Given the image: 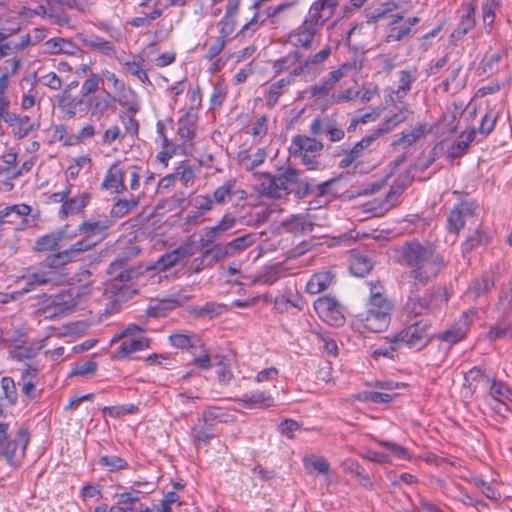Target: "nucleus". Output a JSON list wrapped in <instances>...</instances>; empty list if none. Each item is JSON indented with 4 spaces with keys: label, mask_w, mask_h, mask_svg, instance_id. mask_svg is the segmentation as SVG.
<instances>
[{
    "label": "nucleus",
    "mask_w": 512,
    "mask_h": 512,
    "mask_svg": "<svg viewBox=\"0 0 512 512\" xmlns=\"http://www.w3.org/2000/svg\"><path fill=\"white\" fill-rule=\"evenodd\" d=\"M397 252L399 263L410 268L401 276V287L409 292L405 309L415 315L425 314L430 311L433 295L419 296L418 292L438 277L446 262L432 243L416 239L403 243Z\"/></svg>",
    "instance_id": "obj_1"
},
{
    "label": "nucleus",
    "mask_w": 512,
    "mask_h": 512,
    "mask_svg": "<svg viewBox=\"0 0 512 512\" xmlns=\"http://www.w3.org/2000/svg\"><path fill=\"white\" fill-rule=\"evenodd\" d=\"M256 189L264 197L281 199L291 193V186L302 183L300 171L287 167L277 175L270 173H255Z\"/></svg>",
    "instance_id": "obj_2"
},
{
    "label": "nucleus",
    "mask_w": 512,
    "mask_h": 512,
    "mask_svg": "<svg viewBox=\"0 0 512 512\" xmlns=\"http://www.w3.org/2000/svg\"><path fill=\"white\" fill-rule=\"evenodd\" d=\"M8 427L7 423H0V456L5 458L9 466L16 469L25 458L29 433L27 429L20 428L14 438L8 439Z\"/></svg>",
    "instance_id": "obj_3"
},
{
    "label": "nucleus",
    "mask_w": 512,
    "mask_h": 512,
    "mask_svg": "<svg viewBox=\"0 0 512 512\" xmlns=\"http://www.w3.org/2000/svg\"><path fill=\"white\" fill-rule=\"evenodd\" d=\"M478 381L484 384V388L488 389L490 395L498 401L499 405L505 406L506 400H511L512 392L510 388L501 381L491 380V378L485 375L481 369L472 368L465 375V397L472 396L477 391V386L472 389V382Z\"/></svg>",
    "instance_id": "obj_4"
},
{
    "label": "nucleus",
    "mask_w": 512,
    "mask_h": 512,
    "mask_svg": "<svg viewBox=\"0 0 512 512\" xmlns=\"http://www.w3.org/2000/svg\"><path fill=\"white\" fill-rule=\"evenodd\" d=\"M323 143L305 135H296L292 139L290 152L294 156H299L309 169H315L318 161L317 157L323 150Z\"/></svg>",
    "instance_id": "obj_5"
},
{
    "label": "nucleus",
    "mask_w": 512,
    "mask_h": 512,
    "mask_svg": "<svg viewBox=\"0 0 512 512\" xmlns=\"http://www.w3.org/2000/svg\"><path fill=\"white\" fill-rule=\"evenodd\" d=\"M429 325L423 321L411 324L394 336L395 344H405L417 350L425 347L429 341Z\"/></svg>",
    "instance_id": "obj_6"
},
{
    "label": "nucleus",
    "mask_w": 512,
    "mask_h": 512,
    "mask_svg": "<svg viewBox=\"0 0 512 512\" xmlns=\"http://www.w3.org/2000/svg\"><path fill=\"white\" fill-rule=\"evenodd\" d=\"M340 0H317L309 11L303 24L320 32L324 23L332 17Z\"/></svg>",
    "instance_id": "obj_7"
},
{
    "label": "nucleus",
    "mask_w": 512,
    "mask_h": 512,
    "mask_svg": "<svg viewBox=\"0 0 512 512\" xmlns=\"http://www.w3.org/2000/svg\"><path fill=\"white\" fill-rule=\"evenodd\" d=\"M117 99L108 91H104L101 94L87 97L86 99V111H90L91 117L101 119L114 113L117 109Z\"/></svg>",
    "instance_id": "obj_8"
},
{
    "label": "nucleus",
    "mask_w": 512,
    "mask_h": 512,
    "mask_svg": "<svg viewBox=\"0 0 512 512\" xmlns=\"http://www.w3.org/2000/svg\"><path fill=\"white\" fill-rule=\"evenodd\" d=\"M18 153L9 149L0 156V191L10 192L14 189L13 181L17 179L16 160Z\"/></svg>",
    "instance_id": "obj_9"
},
{
    "label": "nucleus",
    "mask_w": 512,
    "mask_h": 512,
    "mask_svg": "<svg viewBox=\"0 0 512 512\" xmlns=\"http://www.w3.org/2000/svg\"><path fill=\"white\" fill-rule=\"evenodd\" d=\"M21 60L12 57L0 64V112H4L5 107L10 106V99L7 95L9 89L10 78L19 70Z\"/></svg>",
    "instance_id": "obj_10"
},
{
    "label": "nucleus",
    "mask_w": 512,
    "mask_h": 512,
    "mask_svg": "<svg viewBox=\"0 0 512 512\" xmlns=\"http://www.w3.org/2000/svg\"><path fill=\"white\" fill-rule=\"evenodd\" d=\"M314 309L324 320L331 322L332 325L339 326L344 322L342 307L333 297L322 296L314 302Z\"/></svg>",
    "instance_id": "obj_11"
},
{
    "label": "nucleus",
    "mask_w": 512,
    "mask_h": 512,
    "mask_svg": "<svg viewBox=\"0 0 512 512\" xmlns=\"http://www.w3.org/2000/svg\"><path fill=\"white\" fill-rule=\"evenodd\" d=\"M390 319L391 314H387L384 311L367 309L357 315L356 325L366 331L379 333L388 327Z\"/></svg>",
    "instance_id": "obj_12"
},
{
    "label": "nucleus",
    "mask_w": 512,
    "mask_h": 512,
    "mask_svg": "<svg viewBox=\"0 0 512 512\" xmlns=\"http://www.w3.org/2000/svg\"><path fill=\"white\" fill-rule=\"evenodd\" d=\"M0 112V121L3 120L12 129L14 137L22 139L28 136L34 129L35 123L28 115H20L8 110Z\"/></svg>",
    "instance_id": "obj_13"
},
{
    "label": "nucleus",
    "mask_w": 512,
    "mask_h": 512,
    "mask_svg": "<svg viewBox=\"0 0 512 512\" xmlns=\"http://www.w3.org/2000/svg\"><path fill=\"white\" fill-rule=\"evenodd\" d=\"M124 177L125 163L116 161L108 168L101 183V188L116 194L123 193L127 190V186L124 184Z\"/></svg>",
    "instance_id": "obj_14"
},
{
    "label": "nucleus",
    "mask_w": 512,
    "mask_h": 512,
    "mask_svg": "<svg viewBox=\"0 0 512 512\" xmlns=\"http://www.w3.org/2000/svg\"><path fill=\"white\" fill-rule=\"evenodd\" d=\"M140 331V328L136 325L129 326L123 331L124 340L116 351V357L124 358L133 352L144 350L149 347L150 340L146 337L129 338L128 336L134 335Z\"/></svg>",
    "instance_id": "obj_15"
},
{
    "label": "nucleus",
    "mask_w": 512,
    "mask_h": 512,
    "mask_svg": "<svg viewBox=\"0 0 512 512\" xmlns=\"http://www.w3.org/2000/svg\"><path fill=\"white\" fill-rule=\"evenodd\" d=\"M86 99L82 95L73 96L69 89H64L57 96L59 109L69 119L75 118L78 113H86Z\"/></svg>",
    "instance_id": "obj_16"
},
{
    "label": "nucleus",
    "mask_w": 512,
    "mask_h": 512,
    "mask_svg": "<svg viewBox=\"0 0 512 512\" xmlns=\"http://www.w3.org/2000/svg\"><path fill=\"white\" fill-rule=\"evenodd\" d=\"M474 311H469L465 313L461 319L451 326L449 329L440 332L436 335V338L442 342L449 344V346L458 343L466 337L467 331L469 329V315H473Z\"/></svg>",
    "instance_id": "obj_17"
},
{
    "label": "nucleus",
    "mask_w": 512,
    "mask_h": 512,
    "mask_svg": "<svg viewBox=\"0 0 512 512\" xmlns=\"http://www.w3.org/2000/svg\"><path fill=\"white\" fill-rule=\"evenodd\" d=\"M375 141L376 139L372 134L361 139L350 150L343 154L341 160L338 163L339 168L346 169L351 166L356 168L359 164L360 158L363 156L364 150L372 146Z\"/></svg>",
    "instance_id": "obj_18"
},
{
    "label": "nucleus",
    "mask_w": 512,
    "mask_h": 512,
    "mask_svg": "<svg viewBox=\"0 0 512 512\" xmlns=\"http://www.w3.org/2000/svg\"><path fill=\"white\" fill-rule=\"evenodd\" d=\"M192 254L193 252L190 245L178 247L159 257L153 265V269L166 271L177 265L182 260L189 258Z\"/></svg>",
    "instance_id": "obj_19"
},
{
    "label": "nucleus",
    "mask_w": 512,
    "mask_h": 512,
    "mask_svg": "<svg viewBox=\"0 0 512 512\" xmlns=\"http://www.w3.org/2000/svg\"><path fill=\"white\" fill-rule=\"evenodd\" d=\"M368 285L370 296L367 309L384 311L387 314H391L393 305L384 294L385 289L383 285L380 282H369Z\"/></svg>",
    "instance_id": "obj_20"
},
{
    "label": "nucleus",
    "mask_w": 512,
    "mask_h": 512,
    "mask_svg": "<svg viewBox=\"0 0 512 512\" xmlns=\"http://www.w3.org/2000/svg\"><path fill=\"white\" fill-rule=\"evenodd\" d=\"M83 295L84 293H81L80 289L70 288L56 294L52 303L58 308L59 312H70L81 304Z\"/></svg>",
    "instance_id": "obj_21"
},
{
    "label": "nucleus",
    "mask_w": 512,
    "mask_h": 512,
    "mask_svg": "<svg viewBox=\"0 0 512 512\" xmlns=\"http://www.w3.org/2000/svg\"><path fill=\"white\" fill-rule=\"evenodd\" d=\"M475 206L470 202H461L455 206L448 217V227L453 232H459L465 225L467 217L474 216Z\"/></svg>",
    "instance_id": "obj_22"
},
{
    "label": "nucleus",
    "mask_w": 512,
    "mask_h": 512,
    "mask_svg": "<svg viewBox=\"0 0 512 512\" xmlns=\"http://www.w3.org/2000/svg\"><path fill=\"white\" fill-rule=\"evenodd\" d=\"M79 52H81L80 48L74 42L66 38L55 37L43 43V53L45 54H66L73 56Z\"/></svg>",
    "instance_id": "obj_23"
},
{
    "label": "nucleus",
    "mask_w": 512,
    "mask_h": 512,
    "mask_svg": "<svg viewBox=\"0 0 512 512\" xmlns=\"http://www.w3.org/2000/svg\"><path fill=\"white\" fill-rule=\"evenodd\" d=\"M318 33L319 31L302 23L288 34L287 42L294 47L310 49Z\"/></svg>",
    "instance_id": "obj_24"
},
{
    "label": "nucleus",
    "mask_w": 512,
    "mask_h": 512,
    "mask_svg": "<svg viewBox=\"0 0 512 512\" xmlns=\"http://www.w3.org/2000/svg\"><path fill=\"white\" fill-rule=\"evenodd\" d=\"M235 401L246 409H264L271 407L274 403L272 395L267 391L244 394L242 397L236 398Z\"/></svg>",
    "instance_id": "obj_25"
},
{
    "label": "nucleus",
    "mask_w": 512,
    "mask_h": 512,
    "mask_svg": "<svg viewBox=\"0 0 512 512\" xmlns=\"http://www.w3.org/2000/svg\"><path fill=\"white\" fill-rule=\"evenodd\" d=\"M335 277L336 275L331 270H322L314 273L307 282V293L315 295L325 291L334 283Z\"/></svg>",
    "instance_id": "obj_26"
},
{
    "label": "nucleus",
    "mask_w": 512,
    "mask_h": 512,
    "mask_svg": "<svg viewBox=\"0 0 512 512\" xmlns=\"http://www.w3.org/2000/svg\"><path fill=\"white\" fill-rule=\"evenodd\" d=\"M236 224V218L232 214H225L219 223L213 227H209L204 232L203 246H209L213 241L233 228Z\"/></svg>",
    "instance_id": "obj_27"
},
{
    "label": "nucleus",
    "mask_w": 512,
    "mask_h": 512,
    "mask_svg": "<svg viewBox=\"0 0 512 512\" xmlns=\"http://www.w3.org/2000/svg\"><path fill=\"white\" fill-rule=\"evenodd\" d=\"M91 196L89 193L83 192L72 198H67L61 206L59 216L62 219L67 218L69 215H75L81 212L89 203Z\"/></svg>",
    "instance_id": "obj_28"
},
{
    "label": "nucleus",
    "mask_w": 512,
    "mask_h": 512,
    "mask_svg": "<svg viewBox=\"0 0 512 512\" xmlns=\"http://www.w3.org/2000/svg\"><path fill=\"white\" fill-rule=\"evenodd\" d=\"M22 278L27 281L26 286L23 288L22 292H16L15 294H11V299H15L16 295H20L23 292H29L33 290L36 286H41L52 282L54 280V274L53 272L48 270H40L37 272L28 273Z\"/></svg>",
    "instance_id": "obj_29"
},
{
    "label": "nucleus",
    "mask_w": 512,
    "mask_h": 512,
    "mask_svg": "<svg viewBox=\"0 0 512 512\" xmlns=\"http://www.w3.org/2000/svg\"><path fill=\"white\" fill-rule=\"evenodd\" d=\"M427 132V124L419 123L411 129L401 132L393 141L394 146L410 147L419 141Z\"/></svg>",
    "instance_id": "obj_30"
},
{
    "label": "nucleus",
    "mask_w": 512,
    "mask_h": 512,
    "mask_svg": "<svg viewBox=\"0 0 512 512\" xmlns=\"http://www.w3.org/2000/svg\"><path fill=\"white\" fill-rule=\"evenodd\" d=\"M65 232L62 230L54 231L39 237L34 246L37 252H48L61 248V243L64 240Z\"/></svg>",
    "instance_id": "obj_31"
},
{
    "label": "nucleus",
    "mask_w": 512,
    "mask_h": 512,
    "mask_svg": "<svg viewBox=\"0 0 512 512\" xmlns=\"http://www.w3.org/2000/svg\"><path fill=\"white\" fill-rule=\"evenodd\" d=\"M197 119V112L193 108H189L179 119L178 134L183 140H191L193 138L196 130Z\"/></svg>",
    "instance_id": "obj_32"
},
{
    "label": "nucleus",
    "mask_w": 512,
    "mask_h": 512,
    "mask_svg": "<svg viewBox=\"0 0 512 512\" xmlns=\"http://www.w3.org/2000/svg\"><path fill=\"white\" fill-rule=\"evenodd\" d=\"M410 113L411 112L409 111L408 108L399 109L398 112H396L392 116L385 119V121L381 124V126L376 128L375 130H373V132L371 134L377 140L383 134L390 132L399 124L407 121Z\"/></svg>",
    "instance_id": "obj_33"
},
{
    "label": "nucleus",
    "mask_w": 512,
    "mask_h": 512,
    "mask_svg": "<svg viewBox=\"0 0 512 512\" xmlns=\"http://www.w3.org/2000/svg\"><path fill=\"white\" fill-rule=\"evenodd\" d=\"M144 60L140 56L133 57L132 60H127L122 63L126 73L137 78L144 85H151L148 76V70L144 68Z\"/></svg>",
    "instance_id": "obj_34"
},
{
    "label": "nucleus",
    "mask_w": 512,
    "mask_h": 512,
    "mask_svg": "<svg viewBox=\"0 0 512 512\" xmlns=\"http://www.w3.org/2000/svg\"><path fill=\"white\" fill-rule=\"evenodd\" d=\"M258 240L256 233H248L235 238L224 247V256H234L252 246Z\"/></svg>",
    "instance_id": "obj_35"
},
{
    "label": "nucleus",
    "mask_w": 512,
    "mask_h": 512,
    "mask_svg": "<svg viewBox=\"0 0 512 512\" xmlns=\"http://www.w3.org/2000/svg\"><path fill=\"white\" fill-rule=\"evenodd\" d=\"M238 192H240L242 195L246 194L243 190L237 189L235 179H229L214 190L212 199L214 203L223 205L227 203L231 199V197L236 195ZM243 197L244 196H241V198Z\"/></svg>",
    "instance_id": "obj_36"
},
{
    "label": "nucleus",
    "mask_w": 512,
    "mask_h": 512,
    "mask_svg": "<svg viewBox=\"0 0 512 512\" xmlns=\"http://www.w3.org/2000/svg\"><path fill=\"white\" fill-rule=\"evenodd\" d=\"M331 55V47L325 46L323 49H321L319 52L310 55L307 57L305 61V67L308 68L311 75H319L322 70L325 61L329 58Z\"/></svg>",
    "instance_id": "obj_37"
},
{
    "label": "nucleus",
    "mask_w": 512,
    "mask_h": 512,
    "mask_svg": "<svg viewBox=\"0 0 512 512\" xmlns=\"http://www.w3.org/2000/svg\"><path fill=\"white\" fill-rule=\"evenodd\" d=\"M190 206L196 210L194 215H188L189 220H197L213 209L214 201L209 195H195L189 200Z\"/></svg>",
    "instance_id": "obj_38"
},
{
    "label": "nucleus",
    "mask_w": 512,
    "mask_h": 512,
    "mask_svg": "<svg viewBox=\"0 0 512 512\" xmlns=\"http://www.w3.org/2000/svg\"><path fill=\"white\" fill-rule=\"evenodd\" d=\"M491 233L484 228H478L471 233L463 244V251L470 252L479 246H485L490 242Z\"/></svg>",
    "instance_id": "obj_39"
},
{
    "label": "nucleus",
    "mask_w": 512,
    "mask_h": 512,
    "mask_svg": "<svg viewBox=\"0 0 512 512\" xmlns=\"http://www.w3.org/2000/svg\"><path fill=\"white\" fill-rule=\"evenodd\" d=\"M476 136V130L471 129L469 131H465L460 135V139L454 143L448 150V155L451 158H458L462 156L469 148L470 143H472Z\"/></svg>",
    "instance_id": "obj_40"
},
{
    "label": "nucleus",
    "mask_w": 512,
    "mask_h": 512,
    "mask_svg": "<svg viewBox=\"0 0 512 512\" xmlns=\"http://www.w3.org/2000/svg\"><path fill=\"white\" fill-rule=\"evenodd\" d=\"M373 267L371 258L367 255L354 254L350 260V271L358 277L367 275Z\"/></svg>",
    "instance_id": "obj_41"
},
{
    "label": "nucleus",
    "mask_w": 512,
    "mask_h": 512,
    "mask_svg": "<svg viewBox=\"0 0 512 512\" xmlns=\"http://www.w3.org/2000/svg\"><path fill=\"white\" fill-rule=\"evenodd\" d=\"M238 158L243 167L246 170L251 171L264 163L265 159L267 158V151L265 148H259L252 155H250L247 151H243L239 153Z\"/></svg>",
    "instance_id": "obj_42"
},
{
    "label": "nucleus",
    "mask_w": 512,
    "mask_h": 512,
    "mask_svg": "<svg viewBox=\"0 0 512 512\" xmlns=\"http://www.w3.org/2000/svg\"><path fill=\"white\" fill-rule=\"evenodd\" d=\"M494 282L489 277V275H483L481 279L475 280L469 287L466 292V296L470 299H477L482 294L487 292L491 287H493Z\"/></svg>",
    "instance_id": "obj_43"
},
{
    "label": "nucleus",
    "mask_w": 512,
    "mask_h": 512,
    "mask_svg": "<svg viewBox=\"0 0 512 512\" xmlns=\"http://www.w3.org/2000/svg\"><path fill=\"white\" fill-rule=\"evenodd\" d=\"M127 262L125 258H118L114 260L109 268L108 273L115 279L121 282L128 281L132 278L133 271L126 268Z\"/></svg>",
    "instance_id": "obj_44"
},
{
    "label": "nucleus",
    "mask_w": 512,
    "mask_h": 512,
    "mask_svg": "<svg viewBox=\"0 0 512 512\" xmlns=\"http://www.w3.org/2000/svg\"><path fill=\"white\" fill-rule=\"evenodd\" d=\"M487 337L491 341L498 339H512V323L509 319H502L490 329Z\"/></svg>",
    "instance_id": "obj_45"
},
{
    "label": "nucleus",
    "mask_w": 512,
    "mask_h": 512,
    "mask_svg": "<svg viewBox=\"0 0 512 512\" xmlns=\"http://www.w3.org/2000/svg\"><path fill=\"white\" fill-rule=\"evenodd\" d=\"M303 464L305 469L316 470L318 473L322 475H328L330 472V465L327 462V460L322 456L305 455L303 457Z\"/></svg>",
    "instance_id": "obj_46"
},
{
    "label": "nucleus",
    "mask_w": 512,
    "mask_h": 512,
    "mask_svg": "<svg viewBox=\"0 0 512 512\" xmlns=\"http://www.w3.org/2000/svg\"><path fill=\"white\" fill-rule=\"evenodd\" d=\"M75 259L69 248L58 253L49 255L43 262V266L46 268H57L72 262Z\"/></svg>",
    "instance_id": "obj_47"
},
{
    "label": "nucleus",
    "mask_w": 512,
    "mask_h": 512,
    "mask_svg": "<svg viewBox=\"0 0 512 512\" xmlns=\"http://www.w3.org/2000/svg\"><path fill=\"white\" fill-rule=\"evenodd\" d=\"M415 80L416 77L414 73L407 70L400 71L399 85L398 88L394 91L396 98L400 100L406 97Z\"/></svg>",
    "instance_id": "obj_48"
},
{
    "label": "nucleus",
    "mask_w": 512,
    "mask_h": 512,
    "mask_svg": "<svg viewBox=\"0 0 512 512\" xmlns=\"http://www.w3.org/2000/svg\"><path fill=\"white\" fill-rule=\"evenodd\" d=\"M261 3L255 2L252 8L255 10L253 17L242 27L241 32L246 34L248 31L254 32L260 26L264 25L267 19L262 11L259 10Z\"/></svg>",
    "instance_id": "obj_49"
},
{
    "label": "nucleus",
    "mask_w": 512,
    "mask_h": 512,
    "mask_svg": "<svg viewBox=\"0 0 512 512\" xmlns=\"http://www.w3.org/2000/svg\"><path fill=\"white\" fill-rule=\"evenodd\" d=\"M152 490H141L134 487L130 488V491L119 493L115 495L118 504H131V507H135L136 503L139 502L141 495L148 494Z\"/></svg>",
    "instance_id": "obj_50"
},
{
    "label": "nucleus",
    "mask_w": 512,
    "mask_h": 512,
    "mask_svg": "<svg viewBox=\"0 0 512 512\" xmlns=\"http://www.w3.org/2000/svg\"><path fill=\"white\" fill-rule=\"evenodd\" d=\"M138 204L139 200L136 198L120 199L113 205L111 214L114 217L121 218L128 214L132 209L136 208Z\"/></svg>",
    "instance_id": "obj_51"
},
{
    "label": "nucleus",
    "mask_w": 512,
    "mask_h": 512,
    "mask_svg": "<svg viewBox=\"0 0 512 512\" xmlns=\"http://www.w3.org/2000/svg\"><path fill=\"white\" fill-rule=\"evenodd\" d=\"M291 83L292 77L282 78L277 82L273 83L268 90L267 103L269 105H274L278 101L280 95L282 94L283 89L286 88Z\"/></svg>",
    "instance_id": "obj_52"
},
{
    "label": "nucleus",
    "mask_w": 512,
    "mask_h": 512,
    "mask_svg": "<svg viewBox=\"0 0 512 512\" xmlns=\"http://www.w3.org/2000/svg\"><path fill=\"white\" fill-rule=\"evenodd\" d=\"M103 85V78L98 74H91L81 86V95L85 97H92L96 91L99 90L100 86Z\"/></svg>",
    "instance_id": "obj_53"
},
{
    "label": "nucleus",
    "mask_w": 512,
    "mask_h": 512,
    "mask_svg": "<svg viewBox=\"0 0 512 512\" xmlns=\"http://www.w3.org/2000/svg\"><path fill=\"white\" fill-rule=\"evenodd\" d=\"M301 54L298 51H292L283 58L277 60L273 64V69L276 73H281L289 68L295 66L299 62Z\"/></svg>",
    "instance_id": "obj_54"
},
{
    "label": "nucleus",
    "mask_w": 512,
    "mask_h": 512,
    "mask_svg": "<svg viewBox=\"0 0 512 512\" xmlns=\"http://www.w3.org/2000/svg\"><path fill=\"white\" fill-rule=\"evenodd\" d=\"M99 464L106 467L110 472H116L127 467V462L116 455H104L99 458Z\"/></svg>",
    "instance_id": "obj_55"
},
{
    "label": "nucleus",
    "mask_w": 512,
    "mask_h": 512,
    "mask_svg": "<svg viewBox=\"0 0 512 512\" xmlns=\"http://www.w3.org/2000/svg\"><path fill=\"white\" fill-rule=\"evenodd\" d=\"M20 30V22L17 18H0V41L16 34Z\"/></svg>",
    "instance_id": "obj_56"
},
{
    "label": "nucleus",
    "mask_w": 512,
    "mask_h": 512,
    "mask_svg": "<svg viewBox=\"0 0 512 512\" xmlns=\"http://www.w3.org/2000/svg\"><path fill=\"white\" fill-rule=\"evenodd\" d=\"M227 43V41L218 37L211 38L210 42L205 44L207 51L204 58L208 61L214 60L224 50Z\"/></svg>",
    "instance_id": "obj_57"
},
{
    "label": "nucleus",
    "mask_w": 512,
    "mask_h": 512,
    "mask_svg": "<svg viewBox=\"0 0 512 512\" xmlns=\"http://www.w3.org/2000/svg\"><path fill=\"white\" fill-rule=\"evenodd\" d=\"M393 398L394 394L378 391H365L358 395L359 400L372 403H388Z\"/></svg>",
    "instance_id": "obj_58"
},
{
    "label": "nucleus",
    "mask_w": 512,
    "mask_h": 512,
    "mask_svg": "<svg viewBox=\"0 0 512 512\" xmlns=\"http://www.w3.org/2000/svg\"><path fill=\"white\" fill-rule=\"evenodd\" d=\"M1 388L3 390L4 398L10 405L17 402L18 394L14 380L11 377H3L1 379Z\"/></svg>",
    "instance_id": "obj_59"
},
{
    "label": "nucleus",
    "mask_w": 512,
    "mask_h": 512,
    "mask_svg": "<svg viewBox=\"0 0 512 512\" xmlns=\"http://www.w3.org/2000/svg\"><path fill=\"white\" fill-rule=\"evenodd\" d=\"M268 132V118L261 115L255 118L251 126V134L255 140H262Z\"/></svg>",
    "instance_id": "obj_60"
},
{
    "label": "nucleus",
    "mask_w": 512,
    "mask_h": 512,
    "mask_svg": "<svg viewBox=\"0 0 512 512\" xmlns=\"http://www.w3.org/2000/svg\"><path fill=\"white\" fill-rule=\"evenodd\" d=\"M224 309L223 305L215 304V303H206L203 306L193 308L192 312L194 315L199 317H209L213 318L222 313Z\"/></svg>",
    "instance_id": "obj_61"
},
{
    "label": "nucleus",
    "mask_w": 512,
    "mask_h": 512,
    "mask_svg": "<svg viewBox=\"0 0 512 512\" xmlns=\"http://www.w3.org/2000/svg\"><path fill=\"white\" fill-rule=\"evenodd\" d=\"M85 44L87 47L101 51L106 55H110L114 52L112 43L98 36L86 40Z\"/></svg>",
    "instance_id": "obj_62"
},
{
    "label": "nucleus",
    "mask_w": 512,
    "mask_h": 512,
    "mask_svg": "<svg viewBox=\"0 0 512 512\" xmlns=\"http://www.w3.org/2000/svg\"><path fill=\"white\" fill-rule=\"evenodd\" d=\"M334 86L328 76H326L318 84L311 86L309 92L314 97L322 98L327 96Z\"/></svg>",
    "instance_id": "obj_63"
},
{
    "label": "nucleus",
    "mask_w": 512,
    "mask_h": 512,
    "mask_svg": "<svg viewBox=\"0 0 512 512\" xmlns=\"http://www.w3.org/2000/svg\"><path fill=\"white\" fill-rule=\"evenodd\" d=\"M47 37V29L34 28L25 35H22V43L27 47L34 46L43 41Z\"/></svg>",
    "instance_id": "obj_64"
}]
</instances>
